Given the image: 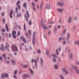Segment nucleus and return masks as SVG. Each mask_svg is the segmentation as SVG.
<instances>
[{
  "instance_id": "f257e3e1",
  "label": "nucleus",
  "mask_w": 79,
  "mask_h": 79,
  "mask_svg": "<svg viewBox=\"0 0 79 79\" xmlns=\"http://www.w3.org/2000/svg\"><path fill=\"white\" fill-rule=\"evenodd\" d=\"M13 46L15 49L13 48H11L13 52H18V47H17V46H16V45L14 44L13 45Z\"/></svg>"
},
{
  "instance_id": "f03ea898",
  "label": "nucleus",
  "mask_w": 79,
  "mask_h": 79,
  "mask_svg": "<svg viewBox=\"0 0 79 79\" xmlns=\"http://www.w3.org/2000/svg\"><path fill=\"white\" fill-rule=\"evenodd\" d=\"M35 62V68L36 69H37V62H36V60H35L32 59L31 60V62L32 64H33V63L34 62Z\"/></svg>"
},
{
  "instance_id": "7ed1b4c3",
  "label": "nucleus",
  "mask_w": 79,
  "mask_h": 79,
  "mask_svg": "<svg viewBox=\"0 0 79 79\" xmlns=\"http://www.w3.org/2000/svg\"><path fill=\"white\" fill-rule=\"evenodd\" d=\"M8 77H9V75L6 73H3L2 74V77L3 79H4V77L7 78Z\"/></svg>"
},
{
  "instance_id": "20e7f679",
  "label": "nucleus",
  "mask_w": 79,
  "mask_h": 79,
  "mask_svg": "<svg viewBox=\"0 0 79 79\" xmlns=\"http://www.w3.org/2000/svg\"><path fill=\"white\" fill-rule=\"evenodd\" d=\"M16 34V31L13 30L12 32V37H13L14 39H16V35H15Z\"/></svg>"
},
{
  "instance_id": "39448f33",
  "label": "nucleus",
  "mask_w": 79,
  "mask_h": 79,
  "mask_svg": "<svg viewBox=\"0 0 79 79\" xmlns=\"http://www.w3.org/2000/svg\"><path fill=\"white\" fill-rule=\"evenodd\" d=\"M41 27H43V29H44V30L48 29V27H46V25H44V23H43L42 22H41Z\"/></svg>"
},
{
  "instance_id": "423d86ee",
  "label": "nucleus",
  "mask_w": 79,
  "mask_h": 79,
  "mask_svg": "<svg viewBox=\"0 0 79 79\" xmlns=\"http://www.w3.org/2000/svg\"><path fill=\"white\" fill-rule=\"evenodd\" d=\"M15 11L17 14V18L20 17V16H21V14H18V9L17 8H15Z\"/></svg>"
},
{
  "instance_id": "0eeeda50",
  "label": "nucleus",
  "mask_w": 79,
  "mask_h": 79,
  "mask_svg": "<svg viewBox=\"0 0 79 79\" xmlns=\"http://www.w3.org/2000/svg\"><path fill=\"white\" fill-rule=\"evenodd\" d=\"M74 67L76 73H77V74H79V69H78V68H77V67L76 66H74Z\"/></svg>"
},
{
  "instance_id": "6e6552de",
  "label": "nucleus",
  "mask_w": 79,
  "mask_h": 79,
  "mask_svg": "<svg viewBox=\"0 0 79 79\" xmlns=\"http://www.w3.org/2000/svg\"><path fill=\"white\" fill-rule=\"evenodd\" d=\"M20 39L21 40H22L24 43H27L26 40V39H25L23 36H21L20 37Z\"/></svg>"
},
{
  "instance_id": "1a4fd4ad",
  "label": "nucleus",
  "mask_w": 79,
  "mask_h": 79,
  "mask_svg": "<svg viewBox=\"0 0 79 79\" xmlns=\"http://www.w3.org/2000/svg\"><path fill=\"white\" fill-rule=\"evenodd\" d=\"M73 54L72 53H70L69 54V58L70 61H73Z\"/></svg>"
},
{
  "instance_id": "9d476101",
  "label": "nucleus",
  "mask_w": 79,
  "mask_h": 79,
  "mask_svg": "<svg viewBox=\"0 0 79 79\" xmlns=\"http://www.w3.org/2000/svg\"><path fill=\"white\" fill-rule=\"evenodd\" d=\"M1 47H0V50H5V48L4 47V45L3 44H1Z\"/></svg>"
},
{
  "instance_id": "9b49d317",
  "label": "nucleus",
  "mask_w": 79,
  "mask_h": 79,
  "mask_svg": "<svg viewBox=\"0 0 79 79\" xmlns=\"http://www.w3.org/2000/svg\"><path fill=\"white\" fill-rule=\"evenodd\" d=\"M6 44L7 45H6L5 46V48H6V49H7V50H8L9 52H10V50L7 47H9V45L8 44V42H6Z\"/></svg>"
},
{
  "instance_id": "f8f14e48",
  "label": "nucleus",
  "mask_w": 79,
  "mask_h": 79,
  "mask_svg": "<svg viewBox=\"0 0 79 79\" xmlns=\"http://www.w3.org/2000/svg\"><path fill=\"white\" fill-rule=\"evenodd\" d=\"M23 76L24 77H28V78H29L30 77H29V75L28 74H23Z\"/></svg>"
},
{
  "instance_id": "ddd939ff",
  "label": "nucleus",
  "mask_w": 79,
  "mask_h": 79,
  "mask_svg": "<svg viewBox=\"0 0 79 79\" xmlns=\"http://www.w3.org/2000/svg\"><path fill=\"white\" fill-rule=\"evenodd\" d=\"M13 9L11 10V11L10 12V13H9V15H10V18H13V17H12V14H13Z\"/></svg>"
},
{
  "instance_id": "4468645a",
  "label": "nucleus",
  "mask_w": 79,
  "mask_h": 79,
  "mask_svg": "<svg viewBox=\"0 0 79 79\" xmlns=\"http://www.w3.org/2000/svg\"><path fill=\"white\" fill-rule=\"evenodd\" d=\"M40 63L41 65H44V60L42 58H41L40 59Z\"/></svg>"
},
{
  "instance_id": "2eb2a0df",
  "label": "nucleus",
  "mask_w": 79,
  "mask_h": 79,
  "mask_svg": "<svg viewBox=\"0 0 79 79\" xmlns=\"http://www.w3.org/2000/svg\"><path fill=\"white\" fill-rule=\"evenodd\" d=\"M35 38H33L32 44L33 45H35Z\"/></svg>"
},
{
  "instance_id": "dca6fc26",
  "label": "nucleus",
  "mask_w": 79,
  "mask_h": 79,
  "mask_svg": "<svg viewBox=\"0 0 79 79\" xmlns=\"http://www.w3.org/2000/svg\"><path fill=\"white\" fill-rule=\"evenodd\" d=\"M11 62L13 65L14 66H15V60H11Z\"/></svg>"
},
{
  "instance_id": "f3484780",
  "label": "nucleus",
  "mask_w": 79,
  "mask_h": 79,
  "mask_svg": "<svg viewBox=\"0 0 79 79\" xmlns=\"http://www.w3.org/2000/svg\"><path fill=\"white\" fill-rule=\"evenodd\" d=\"M71 20H72L71 17H69V19H68V22L69 23H70L71 22Z\"/></svg>"
},
{
  "instance_id": "a211bd4d",
  "label": "nucleus",
  "mask_w": 79,
  "mask_h": 79,
  "mask_svg": "<svg viewBox=\"0 0 79 79\" xmlns=\"http://www.w3.org/2000/svg\"><path fill=\"white\" fill-rule=\"evenodd\" d=\"M69 37H70V35H69V33H68L67 36V38L66 39V40H68V39H69Z\"/></svg>"
},
{
  "instance_id": "6ab92c4d",
  "label": "nucleus",
  "mask_w": 79,
  "mask_h": 79,
  "mask_svg": "<svg viewBox=\"0 0 79 79\" xmlns=\"http://www.w3.org/2000/svg\"><path fill=\"white\" fill-rule=\"evenodd\" d=\"M5 27H6V30H7V31L8 32H9V30H8V25L6 24L5 25Z\"/></svg>"
},
{
  "instance_id": "aec40b11",
  "label": "nucleus",
  "mask_w": 79,
  "mask_h": 79,
  "mask_svg": "<svg viewBox=\"0 0 79 79\" xmlns=\"http://www.w3.org/2000/svg\"><path fill=\"white\" fill-rule=\"evenodd\" d=\"M57 4L58 5H59V6H63V5L62 4L61 2H57Z\"/></svg>"
},
{
  "instance_id": "412c9836",
  "label": "nucleus",
  "mask_w": 79,
  "mask_h": 79,
  "mask_svg": "<svg viewBox=\"0 0 79 79\" xmlns=\"http://www.w3.org/2000/svg\"><path fill=\"white\" fill-rule=\"evenodd\" d=\"M23 7L24 8H25L26 9H27V4H26V3L24 2L23 6Z\"/></svg>"
},
{
  "instance_id": "4be33fe9",
  "label": "nucleus",
  "mask_w": 79,
  "mask_h": 79,
  "mask_svg": "<svg viewBox=\"0 0 79 79\" xmlns=\"http://www.w3.org/2000/svg\"><path fill=\"white\" fill-rule=\"evenodd\" d=\"M22 67L23 68L25 69V68H27V65L26 64L23 65L22 64Z\"/></svg>"
},
{
  "instance_id": "5701e85b",
  "label": "nucleus",
  "mask_w": 79,
  "mask_h": 79,
  "mask_svg": "<svg viewBox=\"0 0 79 79\" xmlns=\"http://www.w3.org/2000/svg\"><path fill=\"white\" fill-rule=\"evenodd\" d=\"M46 8L48 10H50V5L48 4L46 6Z\"/></svg>"
},
{
  "instance_id": "b1692460",
  "label": "nucleus",
  "mask_w": 79,
  "mask_h": 79,
  "mask_svg": "<svg viewBox=\"0 0 79 79\" xmlns=\"http://www.w3.org/2000/svg\"><path fill=\"white\" fill-rule=\"evenodd\" d=\"M75 44H76V45H79V41H75L74 42Z\"/></svg>"
},
{
  "instance_id": "393cba45",
  "label": "nucleus",
  "mask_w": 79,
  "mask_h": 79,
  "mask_svg": "<svg viewBox=\"0 0 79 79\" xmlns=\"http://www.w3.org/2000/svg\"><path fill=\"white\" fill-rule=\"evenodd\" d=\"M29 70L30 72L31 73V75H33V71H32V69H31L29 68Z\"/></svg>"
},
{
  "instance_id": "a878e982",
  "label": "nucleus",
  "mask_w": 79,
  "mask_h": 79,
  "mask_svg": "<svg viewBox=\"0 0 79 79\" xmlns=\"http://www.w3.org/2000/svg\"><path fill=\"white\" fill-rule=\"evenodd\" d=\"M43 4H44V2H41V4L40 5V9H42V6L43 5Z\"/></svg>"
},
{
  "instance_id": "bb28decb",
  "label": "nucleus",
  "mask_w": 79,
  "mask_h": 79,
  "mask_svg": "<svg viewBox=\"0 0 79 79\" xmlns=\"http://www.w3.org/2000/svg\"><path fill=\"white\" fill-rule=\"evenodd\" d=\"M24 17H25V18L26 19L27 21H28V19H27V18L26 16V13L25 14Z\"/></svg>"
},
{
  "instance_id": "cd10ccee",
  "label": "nucleus",
  "mask_w": 79,
  "mask_h": 79,
  "mask_svg": "<svg viewBox=\"0 0 79 79\" xmlns=\"http://www.w3.org/2000/svg\"><path fill=\"white\" fill-rule=\"evenodd\" d=\"M54 69H58V66L56 65H54Z\"/></svg>"
},
{
  "instance_id": "c85d7f7f",
  "label": "nucleus",
  "mask_w": 79,
  "mask_h": 79,
  "mask_svg": "<svg viewBox=\"0 0 79 79\" xmlns=\"http://www.w3.org/2000/svg\"><path fill=\"white\" fill-rule=\"evenodd\" d=\"M26 12L27 18H29V12H28V11H27V10H26Z\"/></svg>"
},
{
  "instance_id": "c756f323",
  "label": "nucleus",
  "mask_w": 79,
  "mask_h": 79,
  "mask_svg": "<svg viewBox=\"0 0 79 79\" xmlns=\"http://www.w3.org/2000/svg\"><path fill=\"white\" fill-rule=\"evenodd\" d=\"M76 25H74L73 26L72 28V29L73 30H75V29H76Z\"/></svg>"
},
{
  "instance_id": "7c9ffc66",
  "label": "nucleus",
  "mask_w": 79,
  "mask_h": 79,
  "mask_svg": "<svg viewBox=\"0 0 79 79\" xmlns=\"http://www.w3.org/2000/svg\"><path fill=\"white\" fill-rule=\"evenodd\" d=\"M62 70L63 72H64V73L65 72V71L66 70V69L65 68H63L62 69Z\"/></svg>"
},
{
  "instance_id": "2f4dec72",
  "label": "nucleus",
  "mask_w": 79,
  "mask_h": 79,
  "mask_svg": "<svg viewBox=\"0 0 79 79\" xmlns=\"http://www.w3.org/2000/svg\"><path fill=\"white\" fill-rule=\"evenodd\" d=\"M57 10L58 11L60 12V13H62V11H61V9H60L58 8L57 9Z\"/></svg>"
},
{
  "instance_id": "473e14b6",
  "label": "nucleus",
  "mask_w": 79,
  "mask_h": 79,
  "mask_svg": "<svg viewBox=\"0 0 79 79\" xmlns=\"http://www.w3.org/2000/svg\"><path fill=\"white\" fill-rule=\"evenodd\" d=\"M66 33V29H64L63 32L62 34L61 35V36L63 35L64 34H65Z\"/></svg>"
},
{
  "instance_id": "72a5a7b5",
  "label": "nucleus",
  "mask_w": 79,
  "mask_h": 79,
  "mask_svg": "<svg viewBox=\"0 0 79 79\" xmlns=\"http://www.w3.org/2000/svg\"><path fill=\"white\" fill-rule=\"evenodd\" d=\"M53 56V54H50L49 55V57L50 58H52V57Z\"/></svg>"
},
{
  "instance_id": "f704fd0d",
  "label": "nucleus",
  "mask_w": 79,
  "mask_h": 79,
  "mask_svg": "<svg viewBox=\"0 0 79 79\" xmlns=\"http://www.w3.org/2000/svg\"><path fill=\"white\" fill-rule=\"evenodd\" d=\"M17 71H18V70H16L15 71L13 72V73L15 75H16V73H17Z\"/></svg>"
},
{
  "instance_id": "c9c22d12",
  "label": "nucleus",
  "mask_w": 79,
  "mask_h": 79,
  "mask_svg": "<svg viewBox=\"0 0 79 79\" xmlns=\"http://www.w3.org/2000/svg\"><path fill=\"white\" fill-rule=\"evenodd\" d=\"M58 40L59 42H61L62 41V38H61V37L59 38V39H58Z\"/></svg>"
},
{
  "instance_id": "e433bc0d",
  "label": "nucleus",
  "mask_w": 79,
  "mask_h": 79,
  "mask_svg": "<svg viewBox=\"0 0 79 79\" xmlns=\"http://www.w3.org/2000/svg\"><path fill=\"white\" fill-rule=\"evenodd\" d=\"M56 53L57 55H59V52L58 51V49H57L56 50Z\"/></svg>"
},
{
  "instance_id": "4c0bfd02",
  "label": "nucleus",
  "mask_w": 79,
  "mask_h": 79,
  "mask_svg": "<svg viewBox=\"0 0 79 79\" xmlns=\"http://www.w3.org/2000/svg\"><path fill=\"white\" fill-rule=\"evenodd\" d=\"M52 60H53V62H54V63H56V59L53 58H52Z\"/></svg>"
},
{
  "instance_id": "58836bf2",
  "label": "nucleus",
  "mask_w": 79,
  "mask_h": 79,
  "mask_svg": "<svg viewBox=\"0 0 79 79\" xmlns=\"http://www.w3.org/2000/svg\"><path fill=\"white\" fill-rule=\"evenodd\" d=\"M22 47L23 46H22V44H20L19 48H20V49L21 50H22Z\"/></svg>"
},
{
  "instance_id": "ea45409f",
  "label": "nucleus",
  "mask_w": 79,
  "mask_h": 79,
  "mask_svg": "<svg viewBox=\"0 0 79 79\" xmlns=\"http://www.w3.org/2000/svg\"><path fill=\"white\" fill-rule=\"evenodd\" d=\"M54 32H56L57 31V28H56V27H55L54 28Z\"/></svg>"
},
{
  "instance_id": "a19ab883",
  "label": "nucleus",
  "mask_w": 79,
  "mask_h": 79,
  "mask_svg": "<svg viewBox=\"0 0 79 79\" xmlns=\"http://www.w3.org/2000/svg\"><path fill=\"white\" fill-rule=\"evenodd\" d=\"M17 7L18 9L19 10V9L21 8V6H20V5H17Z\"/></svg>"
},
{
  "instance_id": "79ce46f5",
  "label": "nucleus",
  "mask_w": 79,
  "mask_h": 79,
  "mask_svg": "<svg viewBox=\"0 0 79 79\" xmlns=\"http://www.w3.org/2000/svg\"><path fill=\"white\" fill-rule=\"evenodd\" d=\"M16 4L17 5H19V4H20V0H19L17 1Z\"/></svg>"
},
{
  "instance_id": "37998d69",
  "label": "nucleus",
  "mask_w": 79,
  "mask_h": 79,
  "mask_svg": "<svg viewBox=\"0 0 79 79\" xmlns=\"http://www.w3.org/2000/svg\"><path fill=\"white\" fill-rule=\"evenodd\" d=\"M1 31L2 32H4L5 31V29L3 28L1 30Z\"/></svg>"
},
{
  "instance_id": "c03bdc74",
  "label": "nucleus",
  "mask_w": 79,
  "mask_h": 79,
  "mask_svg": "<svg viewBox=\"0 0 79 79\" xmlns=\"http://www.w3.org/2000/svg\"><path fill=\"white\" fill-rule=\"evenodd\" d=\"M64 73L65 74H68L69 72L67 70H66Z\"/></svg>"
},
{
  "instance_id": "a18cd8bd",
  "label": "nucleus",
  "mask_w": 79,
  "mask_h": 79,
  "mask_svg": "<svg viewBox=\"0 0 79 79\" xmlns=\"http://www.w3.org/2000/svg\"><path fill=\"white\" fill-rule=\"evenodd\" d=\"M23 27H24V28L25 31H26V25H25V24H24V23L23 24Z\"/></svg>"
},
{
  "instance_id": "49530a36",
  "label": "nucleus",
  "mask_w": 79,
  "mask_h": 79,
  "mask_svg": "<svg viewBox=\"0 0 79 79\" xmlns=\"http://www.w3.org/2000/svg\"><path fill=\"white\" fill-rule=\"evenodd\" d=\"M35 32H33V38H35Z\"/></svg>"
},
{
  "instance_id": "de8ad7c7",
  "label": "nucleus",
  "mask_w": 79,
  "mask_h": 79,
  "mask_svg": "<svg viewBox=\"0 0 79 79\" xmlns=\"http://www.w3.org/2000/svg\"><path fill=\"white\" fill-rule=\"evenodd\" d=\"M48 23H49V24H52V23H53V21H48Z\"/></svg>"
},
{
  "instance_id": "09e8293b",
  "label": "nucleus",
  "mask_w": 79,
  "mask_h": 79,
  "mask_svg": "<svg viewBox=\"0 0 79 79\" xmlns=\"http://www.w3.org/2000/svg\"><path fill=\"white\" fill-rule=\"evenodd\" d=\"M58 62H61V58H58Z\"/></svg>"
},
{
  "instance_id": "8fccbe9b",
  "label": "nucleus",
  "mask_w": 79,
  "mask_h": 79,
  "mask_svg": "<svg viewBox=\"0 0 79 79\" xmlns=\"http://www.w3.org/2000/svg\"><path fill=\"white\" fill-rule=\"evenodd\" d=\"M2 22L4 24H5V19H3Z\"/></svg>"
},
{
  "instance_id": "3c124183",
  "label": "nucleus",
  "mask_w": 79,
  "mask_h": 79,
  "mask_svg": "<svg viewBox=\"0 0 79 79\" xmlns=\"http://www.w3.org/2000/svg\"><path fill=\"white\" fill-rule=\"evenodd\" d=\"M20 35V32L19 31L17 33V36L18 37Z\"/></svg>"
},
{
  "instance_id": "603ef678",
  "label": "nucleus",
  "mask_w": 79,
  "mask_h": 79,
  "mask_svg": "<svg viewBox=\"0 0 79 79\" xmlns=\"http://www.w3.org/2000/svg\"><path fill=\"white\" fill-rule=\"evenodd\" d=\"M60 77L62 79H64V78L63 77V76H62V75H60Z\"/></svg>"
},
{
  "instance_id": "864d4df0",
  "label": "nucleus",
  "mask_w": 79,
  "mask_h": 79,
  "mask_svg": "<svg viewBox=\"0 0 79 79\" xmlns=\"http://www.w3.org/2000/svg\"><path fill=\"white\" fill-rule=\"evenodd\" d=\"M5 56H6V54L5 53H4L2 55V56H3V57H5Z\"/></svg>"
},
{
  "instance_id": "5fc2aeb1",
  "label": "nucleus",
  "mask_w": 79,
  "mask_h": 79,
  "mask_svg": "<svg viewBox=\"0 0 79 79\" xmlns=\"http://www.w3.org/2000/svg\"><path fill=\"white\" fill-rule=\"evenodd\" d=\"M14 77L15 79H17V77H16L15 75H14Z\"/></svg>"
},
{
  "instance_id": "6e6d98bb",
  "label": "nucleus",
  "mask_w": 79,
  "mask_h": 79,
  "mask_svg": "<svg viewBox=\"0 0 79 79\" xmlns=\"http://www.w3.org/2000/svg\"><path fill=\"white\" fill-rule=\"evenodd\" d=\"M28 33L29 35H31V31L30 30H28Z\"/></svg>"
},
{
  "instance_id": "4d7b16f0",
  "label": "nucleus",
  "mask_w": 79,
  "mask_h": 79,
  "mask_svg": "<svg viewBox=\"0 0 79 79\" xmlns=\"http://www.w3.org/2000/svg\"><path fill=\"white\" fill-rule=\"evenodd\" d=\"M53 56H54V58H57V56L56 55L53 54Z\"/></svg>"
},
{
  "instance_id": "13d9d810",
  "label": "nucleus",
  "mask_w": 79,
  "mask_h": 79,
  "mask_svg": "<svg viewBox=\"0 0 79 79\" xmlns=\"http://www.w3.org/2000/svg\"><path fill=\"white\" fill-rule=\"evenodd\" d=\"M15 26H16V27H17V26H18V24H17V23H16V22H15Z\"/></svg>"
},
{
  "instance_id": "bf43d9fd",
  "label": "nucleus",
  "mask_w": 79,
  "mask_h": 79,
  "mask_svg": "<svg viewBox=\"0 0 79 79\" xmlns=\"http://www.w3.org/2000/svg\"><path fill=\"white\" fill-rule=\"evenodd\" d=\"M38 53H41V52L39 49H38Z\"/></svg>"
},
{
  "instance_id": "052dcab7",
  "label": "nucleus",
  "mask_w": 79,
  "mask_h": 79,
  "mask_svg": "<svg viewBox=\"0 0 79 79\" xmlns=\"http://www.w3.org/2000/svg\"><path fill=\"white\" fill-rule=\"evenodd\" d=\"M11 33H9V38H11Z\"/></svg>"
},
{
  "instance_id": "680f3d73",
  "label": "nucleus",
  "mask_w": 79,
  "mask_h": 79,
  "mask_svg": "<svg viewBox=\"0 0 79 79\" xmlns=\"http://www.w3.org/2000/svg\"><path fill=\"white\" fill-rule=\"evenodd\" d=\"M51 33V31H49V32L48 34V35H50V34Z\"/></svg>"
},
{
  "instance_id": "e2e57ef3",
  "label": "nucleus",
  "mask_w": 79,
  "mask_h": 79,
  "mask_svg": "<svg viewBox=\"0 0 79 79\" xmlns=\"http://www.w3.org/2000/svg\"><path fill=\"white\" fill-rule=\"evenodd\" d=\"M61 47H59V52H60V51H61Z\"/></svg>"
},
{
  "instance_id": "0e129e2a",
  "label": "nucleus",
  "mask_w": 79,
  "mask_h": 79,
  "mask_svg": "<svg viewBox=\"0 0 79 79\" xmlns=\"http://www.w3.org/2000/svg\"><path fill=\"white\" fill-rule=\"evenodd\" d=\"M0 60L1 61H2L3 60L2 59V56H0Z\"/></svg>"
},
{
  "instance_id": "69168bd1",
  "label": "nucleus",
  "mask_w": 79,
  "mask_h": 79,
  "mask_svg": "<svg viewBox=\"0 0 79 79\" xmlns=\"http://www.w3.org/2000/svg\"><path fill=\"white\" fill-rule=\"evenodd\" d=\"M33 10H34V11H36V10H35V7H33Z\"/></svg>"
},
{
  "instance_id": "338daca9",
  "label": "nucleus",
  "mask_w": 79,
  "mask_h": 79,
  "mask_svg": "<svg viewBox=\"0 0 79 79\" xmlns=\"http://www.w3.org/2000/svg\"><path fill=\"white\" fill-rule=\"evenodd\" d=\"M31 21H29V25H31Z\"/></svg>"
},
{
  "instance_id": "774afa93",
  "label": "nucleus",
  "mask_w": 79,
  "mask_h": 79,
  "mask_svg": "<svg viewBox=\"0 0 79 79\" xmlns=\"http://www.w3.org/2000/svg\"><path fill=\"white\" fill-rule=\"evenodd\" d=\"M76 64L78 65L79 64V62H78V61H77L76 62Z\"/></svg>"
}]
</instances>
